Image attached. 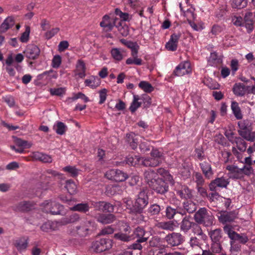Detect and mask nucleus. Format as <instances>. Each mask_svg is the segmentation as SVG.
I'll list each match as a JSON object with an SVG mask.
<instances>
[{"label":"nucleus","instance_id":"nucleus-24","mask_svg":"<svg viewBox=\"0 0 255 255\" xmlns=\"http://www.w3.org/2000/svg\"><path fill=\"white\" fill-rule=\"evenodd\" d=\"M84 83L86 86L95 89L100 85L101 81L98 76H91L88 79H86Z\"/></svg>","mask_w":255,"mask_h":255},{"label":"nucleus","instance_id":"nucleus-38","mask_svg":"<svg viewBox=\"0 0 255 255\" xmlns=\"http://www.w3.org/2000/svg\"><path fill=\"white\" fill-rule=\"evenodd\" d=\"M134 136L135 134L133 133H127L126 135V140L133 149H135L137 146V139L134 138Z\"/></svg>","mask_w":255,"mask_h":255},{"label":"nucleus","instance_id":"nucleus-44","mask_svg":"<svg viewBox=\"0 0 255 255\" xmlns=\"http://www.w3.org/2000/svg\"><path fill=\"white\" fill-rule=\"evenodd\" d=\"M158 173L162 175L165 180L168 181L171 185L174 184V180L172 176L170 174L168 171L163 169H159Z\"/></svg>","mask_w":255,"mask_h":255},{"label":"nucleus","instance_id":"nucleus-62","mask_svg":"<svg viewBox=\"0 0 255 255\" xmlns=\"http://www.w3.org/2000/svg\"><path fill=\"white\" fill-rule=\"evenodd\" d=\"M65 89L63 88L50 89V93L52 95L61 96L65 93Z\"/></svg>","mask_w":255,"mask_h":255},{"label":"nucleus","instance_id":"nucleus-33","mask_svg":"<svg viewBox=\"0 0 255 255\" xmlns=\"http://www.w3.org/2000/svg\"><path fill=\"white\" fill-rule=\"evenodd\" d=\"M53 129L55 131L57 134L63 135L67 130V127L63 123L57 121L53 126Z\"/></svg>","mask_w":255,"mask_h":255},{"label":"nucleus","instance_id":"nucleus-15","mask_svg":"<svg viewBox=\"0 0 255 255\" xmlns=\"http://www.w3.org/2000/svg\"><path fill=\"white\" fill-rule=\"evenodd\" d=\"M191 72L190 63L188 61H184L180 63L175 68L173 74L176 76H182L189 74Z\"/></svg>","mask_w":255,"mask_h":255},{"label":"nucleus","instance_id":"nucleus-18","mask_svg":"<svg viewBox=\"0 0 255 255\" xmlns=\"http://www.w3.org/2000/svg\"><path fill=\"white\" fill-rule=\"evenodd\" d=\"M118 21L119 19L118 18L110 19L108 15H105L100 22V26L103 27L106 31H110L114 26L116 27Z\"/></svg>","mask_w":255,"mask_h":255},{"label":"nucleus","instance_id":"nucleus-41","mask_svg":"<svg viewBox=\"0 0 255 255\" xmlns=\"http://www.w3.org/2000/svg\"><path fill=\"white\" fill-rule=\"evenodd\" d=\"M199 224H198L196 222H194L191 229L194 234L200 236L203 239L204 237H206V235L204 234L201 226Z\"/></svg>","mask_w":255,"mask_h":255},{"label":"nucleus","instance_id":"nucleus-54","mask_svg":"<svg viewBox=\"0 0 255 255\" xmlns=\"http://www.w3.org/2000/svg\"><path fill=\"white\" fill-rule=\"evenodd\" d=\"M13 138L16 146H19L24 148L29 147L30 146L28 142L26 140H22L16 137H13Z\"/></svg>","mask_w":255,"mask_h":255},{"label":"nucleus","instance_id":"nucleus-25","mask_svg":"<svg viewBox=\"0 0 255 255\" xmlns=\"http://www.w3.org/2000/svg\"><path fill=\"white\" fill-rule=\"evenodd\" d=\"M209 235L213 243H221V240L223 237V233L221 229H216L211 230L209 233Z\"/></svg>","mask_w":255,"mask_h":255},{"label":"nucleus","instance_id":"nucleus-43","mask_svg":"<svg viewBox=\"0 0 255 255\" xmlns=\"http://www.w3.org/2000/svg\"><path fill=\"white\" fill-rule=\"evenodd\" d=\"M234 143H236L238 149L241 151H244L247 148L246 143L245 140L240 137H235Z\"/></svg>","mask_w":255,"mask_h":255},{"label":"nucleus","instance_id":"nucleus-52","mask_svg":"<svg viewBox=\"0 0 255 255\" xmlns=\"http://www.w3.org/2000/svg\"><path fill=\"white\" fill-rule=\"evenodd\" d=\"M140 100L142 101V104L144 108H148L151 104V100L149 96L143 94L140 97Z\"/></svg>","mask_w":255,"mask_h":255},{"label":"nucleus","instance_id":"nucleus-50","mask_svg":"<svg viewBox=\"0 0 255 255\" xmlns=\"http://www.w3.org/2000/svg\"><path fill=\"white\" fill-rule=\"evenodd\" d=\"M48 76L49 79H56L57 78V74L56 72H54L52 70L44 72L42 74L38 76V79L40 80L43 78L44 76Z\"/></svg>","mask_w":255,"mask_h":255},{"label":"nucleus","instance_id":"nucleus-22","mask_svg":"<svg viewBox=\"0 0 255 255\" xmlns=\"http://www.w3.org/2000/svg\"><path fill=\"white\" fill-rule=\"evenodd\" d=\"M200 166L205 176L208 179L210 178L214 174L211 167V161H204L200 163Z\"/></svg>","mask_w":255,"mask_h":255},{"label":"nucleus","instance_id":"nucleus-32","mask_svg":"<svg viewBox=\"0 0 255 255\" xmlns=\"http://www.w3.org/2000/svg\"><path fill=\"white\" fill-rule=\"evenodd\" d=\"M157 226L158 228L172 231L175 228V223L173 221H168L166 222H161L157 224Z\"/></svg>","mask_w":255,"mask_h":255},{"label":"nucleus","instance_id":"nucleus-27","mask_svg":"<svg viewBox=\"0 0 255 255\" xmlns=\"http://www.w3.org/2000/svg\"><path fill=\"white\" fill-rule=\"evenodd\" d=\"M244 23L248 32L250 33L254 29V15L251 12H247L244 17Z\"/></svg>","mask_w":255,"mask_h":255},{"label":"nucleus","instance_id":"nucleus-59","mask_svg":"<svg viewBox=\"0 0 255 255\" xmlns=\"http://www.w3.org/2000/svg\"><path fill=\"white\" fill-rule=\"evenodd\" d=\"M194 179L195 182L197 184V186L203 185L204 184V179L202 174L199 172H195L194 174Z\"/></svg>","mask_w":255,"mask_h":255},{"label":"nucleus","instance_id":"nucleus-49","mask_svg":"<svg viewBox=\"0 0 255 255\" xmlns=\"http://www.w3.org/2000/svg\"><path fill=\"white\" fill-rule=\"evenodd\" d=\"M214 181L215 183H216L217 186L219 187L226 188L229 184L228 180L226 179L224 177L217 178Z\"/></svg>","mask_w":255,"mask_h":255},{"label":"nucleus","instance_id":"nucleus-20","mask_svg":"<svg viewBox=\"0 0 255 255\" xmlns=\"http://www.w3.org/2000/svg\"><path fill=\"white\" fill-rule=\"evenodd\" d=\"M97 222L103 225L113 223L116 220V217L112 214L100 213L96 218Z\"/></svg>","mask_w":255,"mask_h":255},{"label":"nucleus","instance_id":"nucleus-2","mask_svg":"<svg viewBox=\"0 0 255 255\" xmlns=\"http://www.w3.org/2000/svg\"><path fill=\"white\" fill-rule=\"evenodd\" d=\"M255 163V160H245L244 165L238 167L234 165H228L226 169L230 171V178L234 179H243L245 175L250 176L254 173V169L251 165Z\"/></svg>","mask_w":255,"mask_h":255},{"label":"nucleus","instance_id":"nucleus-48","mask_svg":"<svg viewBox=\"0 0 255 255\" xmlns=\"http://www.w3.org/2000/svg\"><path fill=\"white\" fill-rule=\"evenodd\" d=\"M41 230L45 232H49L55 230L54 223L51 221H47L43 223L40 227Z\"/></svg>","mask_w":255,"mask_h":255},{"label":"nucleus","instance_id":"nucleus-19","mask_svg":"<svg viewBox=\"0 0 255 255\" xmlns=\"http://www.w3.org/2000/svg\"><path fill=\"white\" fill-rule=\"evenodd\" d=\"M40 52L39 47L34 44L28 45L24 51L26 57L30 59H35L38 58Z\"/></svg>","mask_w":255,"mask_h":255},{"label":"nucleus","instance_id":"nucleus-17","mask_svg":"<svg viewBox=\"0 0 255 255\" xmlns=\"http://www.w3.org/2000/svg\"><path fill=\"white\" fill-rule=\"evenodd\" d=\"M224 230L228 232L229 237L232 240L235 241H239L240 243L243 244H246L249 241V239L247 236L239 234L235 231L231 230L228 226L224 227Z\"/></svg>","mask_w":255,"mask_h":255},{"label":"nucleus","instance_id":"nucleus-46","mask_svg":"<svg viewBox=\"0 0 255 255\" xmlns=\"http://www.w3.org/2000/svg\"><path fill=\"white\" fill-rule=\"evenodd\" d=\"M138 86L146 93H151L154 90V88L148 82L144 81H141Z\"/></svg>","mask_w":255,"mask_h":255},{"label":"nucleus","instance_id":"nucleus-13","mask_svg":"<svg viewBox=\"0 0 255 255\" xmlns=\"http://www.w3.org/2000/svg\"><path fill=\"white\" fill-rule=\"evenodd\" d=\"M181 207L167 206L165 211V217L168 220H171L175 219L178 215L184 214Z\"/></svg>","mask_w":255,"mask_h":255},{"label":"nucleus","instance_id":"nucleus-55","mask_svg":"<svg viewBox=\"0 0 255 255\" xmlns=\"http://www.w3.org/2000/svg\"><path fill=\"white\" fill-rule=\"evenodd\" d=\"M115 231L114 229L112 226H109L102 229L100 233L98 234L99 236H105L111 235L114 233Z\"/></svg>","mask_w":255,"mask_h":255},{"label":"nucleus","instance_id":"nucleus-29","mask_svg":"<svg viewBox=\"0 0 255 255\" xmlns=\"http://www.w3.org/2000/svg\"><path fill=\"white\" fill-rule=\"evenodd\" d=\"M14 24L13 17L10 16L6 17L0 26L1 32H5L8 29L12 27Z\"/></svg>","mask_w":255,"mask_h":255},{"label":"nucleus","instance_id":"nucleus-5","mask_svg":"<svg viewBox=\"0 0 255 255\" xmlns=\"http://www.w3.org/2000/svg\"><path fill=\"white\" fill-rule=\"evenodd\" d=\"M113 240L109 238H101L93 242L92 249L96 253H101L110 250L113 247Z\"/></svg>","mask_w":255,"mask_h":255},{"label":"nucleus","instance_id":"nucleus-26","mask_svg":"<svg viewBox=\"0 0 255 255\" xmlns=\"http://www.w3.org/2000/svg\"><path fill=\"white\" fill-rule=\"evenodd\" d=\"M86 65L84 62L81 59L77 61L75 73L76 75H78L79 77L83 78L86 76Z\"/></svg>","mask_w":255,"mask_h":255},{"label":"nucleus","instance_id":"nucleus-57","mask_svg":"<svg viewBox=\"0 0 255 255\" xmlns=\"http://www.w3.org/2000/svg\"><path fill=\"white\" fill-rule=\"evenodd\" d=\"M32 159H48L50 157L42 152H34L31 155Z\"/></svg>","mask_w":255,"mask_h":255},{"label":"nucleus","instance_id":"nucleus-14","mask_svg":"<svg viewBox=\"0 0 255 255\" xmlns=\"http://www.w3.org/2000/svg\"><path fill=\"white\" fill-rule=\"evenodd\" d=\"M44 210L47 213H50L52 215H58L60 214L62 206L59 204L52 201H45Z\"/></svg>","mask_w":255,"mask_h":255},{"label":"nucleus","instance_id":"nucleus-47","mask_svg":"<svg viewBox=\"0 0 255 255\" xmlns=\"http://www.w3.org/2000/svg\"><path fill=\"white\" fill-rule=\"evenodd\" d=\"M247 0H232V6L233 8L241 9L247 5Z\"/></svg>","mask_w":255,"mask_h":255},{"label":"nucleus","instance_id":"nucleus-58","mask_svg":"<svg viewBox=\"0 0 255 255\" xmlns=\"http://www.w3.org/2000/svg\"><path fill=\"white\" fill-rule=\"evenodd\" d=\"M160 211V206L156 204L151 205L148 209V212L152 215H158Z\"/></svg>","mask_w":255,"mask_h":255},{"label":"nucleus","instance_id":"nucleus-51","mask_svg":"<svg viewBox=\"0 0 255 255\" xmlns=\"http://www.w3.org/2000/svg\"><path fill=\"white\" fill-rule=\"evenodd\" d=\"M63 170L70 173L71 176L74 177L78 175L79 170L77 169L75 166H67L63 168Z\"/></svg>","mask_w":255,"mask_h":255},{"label":"nucleus","instance_id":"nucleus-36","mask_svg":"<svg viewBox=\"0 0 255 255\" xmlns=\"http://www.w3.org/2000/svg\"><path fill=\"white\" fill-rule=\"evenodd\" d=\"M140 97L138 95H133V99L129 107V110L131 113L135 112L136 110L141 106V102H138Z\"/></svg>","mask_w":255,"mask_h":255},{"label":"nucleus","instance_id":"nucleus-45","mask_svg":"<svg viewBox=\"0 0 255 255\" xmlns=\"http://www.w3.org/2000/svg\"><path fill=\"white\" fill-rule=\"evenodd\" d=\"M116 27L123 36H127L128 34V26L125 24L123 25L122 22L120 20H119L118 21Z\"/></svg>","mask_w":255,"mask_h":255},{"label":"nucleus","instance_id":"nucleus-35","mask_svg":"<svg viewBox=\"0 0 255 255\" xmlns=\"http://www.w3.org/2000/svg\"><path fill=\"white\" fill-rule=\"evenodd\" d=\"M231 109L235 117L238 120L242 119L243 115L241 113V109L239 106V104L236 101H233L231 104Z\"/></svg>","mask_w":255,"mask_h":255},{"label":"nucleus","instance_id":"nucleus-53","mask_svg":"<svg viewBox=\"0 0 255 255\" xmlns=\"http://www.w3.org/2000/svg\"><path fill=\"white\" fill-rule=\"evenodd\" d=\"M181 174L185 178H188L190 176V171L189 170V166L185 163L182 164V166L180 167Z\"/></svg>","mask_w":255,"mask_h":255},{"label":"nucleus","instance_id":"nucleus-61","mask_svg":"<svg viewBox=\"0 0 255 255\" xmlns=\"http://www.w3.org/2000/svg\"><path fill=\"white\" fill-rule=\"evenodd\" d=\"M107 92H108V90L105 88H104V89H102L101 90L99 91V96H100V101L99 102V104H102L105 102V101L107 99Z\"/></svg>","mask_w":255,"mask_h":255},{"label":"nucleus","instance_id":"nucleus-39","mask_svg":"<svg viewBox=\"0 0 255 255\" xmlns=\"http://www.w3.org/2000/svg\"><path fill=\"white\" fill-rule=\"evenodd\" d=\"M161 240V238H159V237L153 236L149 240L148 242V241H147V244L148 243V246L150 247L159 248L160 246ZM147 246V244H146V246H145V248L143 249H145Z\"/></svg>","mask_w":255,"mask_h":255},{"label":"nucleus","instance_id":"nucleus-23","mask_svg":"<svg viewBox=\"0 0 255 255\" xmlns=\"http://www.w3.org/2000/svg\"><path fill=\"white\" fill-rule=\"evenodd\" d=\"M120 42L131 50V56H135L136 55V53L138 52L139 46L137 42L128 41L125 39H120Z\"/></svg>","mask_w":255,"mask_h":255},{"label":"nucleus","instance_id":"nucleus-4","mask_svg":"<svg viewBox=\"0 0 255 255\" xmlns=\"http://www.w3.org/2000/svg\"><path fill=\"white\" fill-rule=\"evenodd\" d=\"M148 204V197L147 193L144 190L141 191L133 204V213L136 214L142 213Z\"/></svg>","mask_w":255,"mask_h":255},{"label":"nucleus","instance_id":"nucleus-21","mask_svg":"<svg viewBox=\"0 0 255 255\" xmlns=\"http://www.w3.org/2000/svg\"><path fill=\"white\" fill-rule=\"evenodd\" d=\"M182 205L183 206L182 207H181V209L183 210V212H184V214H181L182 216H186V213L191 214L195 212L196 210L197 206L196 204L191 200L184 201Z\"/></svg>","mask_w":255,"mask_h":255},{"label":"nucleus","instance_id":"nucleus-10","mask_svg":"<svg viewBox=\"0 0 255 255\" xmlns=\"http://www.w3.org/2000/svg\"><path fill=\"white\" fill-rule=\"evenodd\" d=\"M165 240L170 247L178 246L184 241V237L180 233L175 232L166 235Z\"/></svg>","mask_w":255,"mask_h":255},{"label":"nucleus","instance_id":"nucleus-30","mask_svg":"<svg viewBox=\"0 0 255 255\" xmlns=\"http://www.w3.org/2000/svg\"><path fill=\"white\" fill-rule=\"evenodd\" d=\"M194 222L190 220V217H184L180 224V229L184 233L188 232L192 228Z\"/></svg>","mask_w":255,"mask_h":255},{"label":"nucleus","instance_id":"nucleus-40","mask_svg":"<svg viewBox=\"0 0 255 255\" xmlns=\"http://www.w3.org/2000/svg\"><path fill=\"white\" fill-rule=\"evenodd\" d=\"M15 247L17 250L21 251L25 250L28 246V242L27 240L21 238L15 241Z\"/></svg>","mask_w":255,"mask_h":255},{"label":"nucleus","instance_id":"nucleus-60","mask_svg":"<svg viewBox=\"0 0 255 255\" xmlns=\"http://www.w3.org/2000/svg\"><path fill=\"white\" fill-rule=\"evenodd\" d=\"M60 29L58 27H55L54 28H52L49 31H47L45 34L44 36L46 39H50L52 37H53L55 35H56L59 31Z\"/></svg>","mask_w":255,"mask_h":255},{"label":"nucleus","instance_id":"nucleus-31","mask_svg":"<svg viewBox=\"0 0 255 255\" xmlns=\"http://www.w3.org/2000/svg\"><path fill=\"white\" fill-rule=\"evenodd\" d=\"M157 174L153 171H146L144 173L145 182L148 185L149 187L153 184L154 181L157 178Z\"/></svg>","mask_w":255,"mask_h":255},{"label":"nucleus","instance_id":"nucleus-6","mask_svg":"<svg viewBox=\"0 0 255 255\" xmlns=\"http://www.w3.org/2000/svg\"><path fill=\"white\" fill-rule=\"evenodd\" d=\"M96 229L95 223L92 221H82L79 226L76 227L77 233L81 237H86L91 234Z\"/></svg>","mask_w":255,"mask_h":255},{"label":"nucleus","instance_id":"nucleus-1","mask_svg":"<svg viewBox=\"0 0 255 255\" xmlns=\"http://www.w3.org/2000/svg\"><path fill=\"white\" fill-rule=\"evenodd\" d=\"M114 238L117 240L124 242H128L137 239L135 243L130 245L129 248L133 250H141L145 248L149 239V234L141 227H137L134 229L131 235H127L122 232L116 233Z\"/></svg>","mask_w":255,"mask_h":255},{"label":"nucleus","instance_id":"nucleus-11","mask_svg":"<svg viewBox=\"0 0 255 255\" xmlns=\"http://www.w3.org/2000/svg\"><path fill=\"white\" fill-rule=\"evenodd\" d=\"M35 206V203L33 201H22L13 206L12 209L16 212L27 213L34 209Z\"/></svg>","mask_w":255,"mask_h":255},{"label":"nucleus","instance_id":"nucleus-3","mask_svg":"<svg viewBox=\"0 0 255 255\" xmlns=\"http://www.w3.org/2000/svg\"><path fill=\"white\" fill-rule=\"evenodd\" d=\"M194 219L198 224H203L205 227H210L213 224L214 217L206 208L203 207L195 212Z\"/></svg>","mask_w":255,"mask_h":255},{"label":"nucleus","instance_id":"nucleus-56","mask_svg":"<svg viewBox=\"0 0 255 255\" xmlns=\"http://www.w3.org/2000/svg\"><path fill=\"white\" fill-rule=\"evenodd\" d=\"M141 164L145 167H154L159 165V160H141Z\"/></svg>","mask_w":255,"mask_h":255},{"label":"nucleus","instance_id":"nucleus-16","mask_svg":"<svg viewBox=\"0 0 255 255\" xmlns=\"http://www.w3.org/2000/svg\"><path fill=\"white\" fill-rule=\"evenodd\" d=\"M181 36V33L180 32L172 34L169 40L165 44V48L169 51H176L177 49L178 40Z\"/></svg>","mask_w":255,"mask_h":255},{"label":"nucleus","instance_id":"nucleus-12","mask_svg":"<svg viewBox=\"0 0 255 255\" xmlns=\"http://www.w3.org/2000/svg\"><path fill=\"white\" fill-rule=\"evenodd\" d=\"M91 205L98 211L112 213L114 211L115 206L104 201H92Z\"/></svg>","mask_w":255,"mask_h":255},{"label":"nucleus","instance_id":"nucleus-28","mask_svg":"<svg viewBox=\"0 0 255 255\" xmlns=\"http://www.w3.org/2000/svg\"><path fill=\"white\" fill-rule=\"evenodd\" d=\"M71 211H77L82 213H86L90 210L89 204L88 203H81L74 204L69 208Z\"/></svg>","mask_w":255,"mask_h":255},{"label":"nucleus","instance_id":"nucleus-42","mask_svg":"<svg viewBox=\"0 0 255 255\" xmlns=\"http://www.w3.org/2000/svg\"><path fill=\"white\" fill-rule=\"evenodd\" d=\"M65 187L71 195L76 193L77 186L72 180H69L66 181Z\"/></svg>","mask_w":255,"mask_h":255},{"label":"nucleus","instance_id":"nucleus-9","mask_svg":"<svg viewBox=\"0 0 255 255\" xmlns=\"http://www.w3.org/2000/svg\"><path fill=\"white\" fill-rule=\"evenodd\" d=\"M219 214H220L218 216L219 221L221 223L225 224L227 223L232 222L237 218L238 212L236 210L230 212L221 211L219 212Z\"/></svg>","mask_w":255,"mask_h":255},{"label":"nucleus","instance_id":"nucleus-64","mask_svg":"<svg viewBox=\"0 0 255 255\" xmlns=\"http://www.w3.org/2000/svg\"><path fill=\"white\" fill-rule=\"evenodd\" d=\"M80 219V215L77 213H74L66 218L67 223H73L77 222Z\"/></svg>","mask_w":255,"mask_h":255},{"label":"nucleus","instance_id":"nucleus-7","mask_svg":"<svg viewBox=\"0 0 255 255\" xmlns=\"http://www.w3.org/2000/svg\"><path fill=\"white\" fill-rule=\"evenodd\" d=\"M149 188L158 194L164 195L169 190L168 184L161 178L157 177Z\"/></svg>","mask_w":255,"mask_h":255},{"label":"nucleus","instance_id":"nucleus-8","mask_svg":"<svg viewBox=\"0 0 255 255\" xmlns=\"http://www.w3.org/2000/svg\"><path fill=\"white\" fill-rule=\"evenodd\" d=\"M106 176L116 182H123L128 178L127 173L119 169H111L106 172Z\"/></svg>","mask_w":255,"mask_h":255},{"label":"nucleus","instance_id":"nucleus-37","mask_svg":"<svg viewBox=\"0 0 255 255\" xmlns=\"http://www.w3.org/2000/svg\"><path fill=\"white\" fill-rule=\"evenodd\" d=\"M124 50L123 49L114 48L111 50V54L113 58L117 61H121L123 58V53Z\"/></svg>","mask_w":255,"mask_h":255},{"label":"nucleus","instance_id":"nucleus-34","mask_svg":"<svg viewBox=\"0 0 255 255\" xmlns=\"http://www.w3.org/2000/svg\"><path fill=\"white\" fill-rule=\"evenodd\" d=\"M234 93L238 96H244L246 91L245 86L243 84H236L233 88Z\"/></svg>","mask_w":255,"mask_h":255},{"label":"nucleus","instance_id":"nucleus-63","mask_svg":"<svg viewBox=\"0 0 255 255\" xmlns=\"http://www.w3.org/2000/svg\"><path fill=\"white\" fill-rule=\"evenodd\" d=\"M30 30V27L29 26H27L25 31L22 33L20 38V40L22 42H27L28 41Z\"/></svg>","mask_w":255,"mask_h":255}]
</instances>
